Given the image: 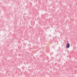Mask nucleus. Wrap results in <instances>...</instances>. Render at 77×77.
I'll return each instance as SVG.
<instances>
[{
    "mask_svg": "<svg viewBox=\"0 0 77 77\" xmlns=\"http://www.w3.org/2000/svg\"><path fill=\"white\" fill-rule=\"evenodd\" d=\"M70 47L69 44L68 43L67 45H66V48H69V47Z\"/></svg>",
    "mask_w": 77,
    "mask_h": 77,
    "instance_id": "f257e3e1",
    "label": "nucleus"
}]
</instances>
